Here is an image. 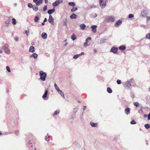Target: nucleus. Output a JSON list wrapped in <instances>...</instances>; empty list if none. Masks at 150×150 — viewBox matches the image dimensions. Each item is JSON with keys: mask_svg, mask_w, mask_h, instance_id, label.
Returning <instances> with one entry per match:
<instances>
[{"mask_svg": "<svg viewBox=\"0 0 150 150\" xmlns=\"http://www.w3.org/2000/svg\"><path fill=\"white\" fill-rule=\"evenodd\" d=\"M149 13L148 11L146 10H143L141 13V15L142 17H144L148 15Z\"/></svg>", "mask_w": 150, "mask_h": 150, "instance_id": "0eeeda50", "label": "nucleus"}, {"mask_svg": "<svg viewBox=\"0 0 150 150\" xmlns=\"http://www.w3.org/2000/svg\"><path fill=\"white\" fill-rule=\"evenodd\" d=\"M40 75V79L42 81L45 80V78L47 76V74L45 72H44L42 71H40L39 72Z\"/></svg>", "mask_w": 150, "mask_h": 150, "instance_id": "f03ea898", "label": "nucleus"}, {"mask_svg": "<svg viewBox=\"0 0 150 150\" xmlns=\"http://www.w3.org/2000/svg\"><path fill=\"white\" fill-rule=\"evenodd\" d=\"M144 126H145V127H146V129H149L150 128V125L148 124H145V125Z\"/></svg>", "mask_w": 150, "mask_h": 150, "instance_id": "473e14b6", "label": "nucleus"}, {"mask_svg": "<svg viewBox=\"0 0 150 150\" xmlns=\"http://www.w3.org/2000/svg\"><path fill=\"white\" fill-rule=\"evenodd\" d=\"M39 20V18L37 16H36L34 18V21L35 22H37Z\"/></svg>", "mask_w": 150, "mask_h": 150, "instance_id": "c85d7f7f", "label": "nucleus"}, {"mask_svg": "<svg viewBox=\"0 0 150 150\" xmlns=\"http://www.w3.org/2000/svg\"><path fill=\"white\" fill-rule=\"evenodd\" d=\"M125 85H126V87L128 88H130L131 86V84L129 81H127L125 83Z\"/></svg>", "mask_w": 150, "mask_h": 150, "instance_id": "4468645a", "label": "nucleus"}, {"mask_svg": "<svg viewBox=\"0 0 150 150\" xmlns=\"http://www.w3.org/2000/svg\"><path fill=\"white\" fill-rule=\"evenodd\" d=\"M59 113V111H56L54 112V114H53V115L54 116L55 115H57V114H58Z\"/></svg>", "mask_w": 150, "mask_h": 150, "instance_id": "c9c22d12", "label": "nucleus"}, {"mask_svg": "<svg viewBox=\"0 0 150 150\" xmlns=\"http://www.w3.org/2000/svg\"><path fill=\"white\" fill-rule=\"evenodd\" d=\"M91 40V38L90 37H88V38H87L86 40V42H88V40Z\"/></svg>", "mask_w": 150, "mask_h": 150, "instance_id": "09e8293b", "label": "nucleus"}, {"mask_svg": "<svg viewBox=\"0 0 150 150\" xmlns=\"http://www.w3.org/2000/svg\"><path fill=\"white\" fill-rule=\"evenodd\" d=\"M122 21L119 20L115 24V26L117 27L120 24L122 23Z\"/></svg>", "mask_w": 150, "mask_h": 150, "instance_id": "a211bd4d", "label": "nucleus"}, {"mask_svg": "<svg viewBox=\"0 0 150 150\" xmlns=\"http://www.w3.org/2000/svg\"><path fill=\"white\" fill-rule=\"evenodd\" d=\"M14 40L16 41H18V38L17 36H15L14 38Z\"/></svg>", "mask_w": 150, "mask_h": 150, "instance_id": "c03bdc74", "label": "nucleus"}, {"mask_svg": "<svg viewBox=\"0 0 150 150\" xmlns=\"http://www.w3.org/2000/svg\"><path fill=\"white\" fill-rule=\"evenodd\" d=\"M67 44V43L66 42L65 44H64L65 46H66Z\"/></svg>", "mask_w": 150, "mask_h": 150, "instance_id": "e2e57ef3", "label": "nucleus"}, {"mask_svg": "<svg viewBox=\"0 0 150 150\" xmlns=\"http://www.w3.org/2000/svg\"><path fill=\"white\" fill-rule=\"evenodd\" d=\"M54 18L52 17V16L51 15H50L49 16V19L48 20V21L51 23H52L54 22Z\"/></svg>", "mask_w": 150, "mask_h": 150, "instance_id": "6e6552de", "label": "nucleus"}, {"mask_svg": "<svg viewBox=\"0 0 150 150\" xmlns=\"http://www.w3.org/2000/svg\"><path fill=\"white\" fill-rule=\"evenodd\" d=\"M146 37L147 38L150 40V33L146 35Z\"/></svg>", "mask_w": 150, "mask_h": 150, "instance_id": "58836bf2", "label": "nucleus"}, {"mask_svg": "<svg viewBox=\"0 0 150 150\" xmlns=\"http://www.w3.org/2000/svg\"><path fill=\"white\" fill-rule=\"evenodd\" d=\"M130 123L132 124H135L136 122L134 120H133L131 121Z\"/></svg>", "mask_w": 150, "mask_h": 150, "instance_id": "79ce46f5", "label": "nucleus"}, {"mask_svg": "<svg viewBox=\"0 0 150 150\" xmlns=\"http://www.w3.org/2000/svg\"><path fill=\"white\" fill-rule=\"evenodd\" d=\"M84 108H83V110H85V108H86V106H83Z\"/></svg>", "mask_w": 150, "mask_h": 150, "instance_id": "680f3d73", "label": "nucleus"}, {"mask_svg": "<svg viewBox=\"0 0 150 150\" xmlns=\"http://www.w3.org/2000/svg\"><path fill=\"white\" fill-rule=\"evenodd\" d=\"M31 57H33L34 59H36L38 57V54L35 53H33L32 54Z\"/></svg>", "mask_w": 150, "mask_h": 150, "instance_id": "b1692460", "label": "nucleus"}, {"mask_svg": "<svg viewBox=\"0 0 150 150\" xmlns=\"http://www.w3.org/2000/svg\"><path fill=\"white\" fill-rule=\"evenodd\" d=\"M6 69L9 72H11V70H10V67L9 66H7L6 67Z\"/></svg>", "mask_w": 150, "mask_h": 150, "instance_id": "37998d69", "label": "nucleus"}, {"mask_svg": "<svg viewBox=\"0 0 150 150\" xmlns=\"http://www.w3.org/2000/svg\"><path fill=\"white\" fill-rule=\"evenodd\" d=\"M68 4L69 5L73 6H74L75 5V4L73 2H69L68 3Z\"/></svg>", "mask_w": 150, "mask_h": 150, "instance_id": "bb28decb", "label": "nucleus"}, {"mask_svg": "<svg viewBox=\"0 0 150 150\" xmlns=\"http://www.w3.org/2000/svg\"><path fill=\"white\" fill-rule=\"evenodd\" d=\"M119 49L120 50H125V49L126 48V47L125 46H120L119 48Z\"/></svg>", "mask_w": 150, "mask_h": 150, "instance_id": "393cba45", "label": "nucleus"}, {"mask_svg": "<svg viewBox=\"0 0 150 150\" xmlns=\"http://www.w3.org/2000/svg\"><path fill=\"white\" fill-rule=\"evenodd\" d=\"M50 137L47 134V136L45 137V139L46 141H49L50 140Z\"/></svg>", "mask_w": 150, "mask_h": 150, "instance_id": "f704fd0d", "label": "nucleus"}, {"mask_svg": "<svg viewBox=\"0 0 150 150\" xmlns=\"http://www.w3.org/2000/svg\"><path fill=\"white\" fill-rule=\"evenodd\" d=\"M2 134V133L0 131V135L1 134Z\"/></svg>", "mask_w": 150, "mask_h": 150, "instance_id": "69168bd1", "label": "nucleus"}, {"mask_svg": "<svg viewBox=\"0 0 150 150\" xmlns=\"http://www.w3.org/2000/svg\"><path fill=\"white\" fill-rule=\"evenodd\" d=\"M41 36L43 38L46 39L47 38V35L46 33L43 32L42 33Z\"/></svg>", "mask_w": 150, "mask_h": 150, "instance_id": "f8f14e48", "label": "nucleus"}, {"mask_svg": "<svg viewBox=\"0 0 150 150\" xmlns=\"http://www.w3.org/2000/svg\"><path fill=\"white\" fill-rule=\"evenodd\" d=\"M71 39L73 40H75L76 39V35L74 34H73L71 36Z\"/></svg>", "mask_w": 150, "mask_h": 150, "instance_id": "cd10ccee", "label": "nucleus"}, {"mask_svg": "<svg viewBox=\"0 0 150 150\" xmlns=\"http://www.w3.org/2000/svg\"><path fill=\"white\" fill-rule=\"evenodd\" d=\"M25 34H26V35L27 36H28V34L29 33V31L28 30H25Z\"/></svg>", "mask_w": 150, "mask_h": 150, "instance_id": "3c124183", "label": "nucleus"}, {"mask_svg": "<svg viewBox=\"0 0 150 150\" xmlns=\"http://www.w3.org/2000/svg\"><path fill=\"white\" fill-rule=\"evenodd\" d=\"M97 27V26L96 25H93L91 26V28H92V31L93 32L96 33V28Z\"/></svg>", "mask_w": 150, "mask_h": 150, "instance_id": "9b49d317", "label": "nucleus"}, {"mask_svg": "<svg viewBox=\"0 0 150 150\" xmlns=\"http://www.w3.org/2000/svg\"><path fill=\"white\" fill-rule=\"evenodd\" d=\"M64 98V93L61 90H59L57 91Z\"/></svg>", "mask_w": 150, "mask_h": 150, "instance_id": "aec40b11", "label": "nucleus"}, {"mask_svg": "<svg viewBox=\"0 0 150 150\" xmlns=\"http://www.w3.org/2000/svg\"><path fill=\"white\" fill-rule=\"evenodd\" d=\"M134 15L133 14H130L129 15L128 18H131L134 17Z\"/></svg>", "mask_w": 150, "mask_h": 150, "instance_id": "ea45409f", "label": "nucleus"}, {"mask_svg": "<svg viewBox=\"0 0 150 150\" xmlns=\"http://www.w3.org/2000/svg\"><path fill=\"white\" fill-rule=\"evenodd\" d=\"M134 106H135L136 107L139 106V104L138 102H134Z\"/></svg>", "mask_w": 150, "mask_h": 150, "instance_id": "72a5a7b5", "label": "nucleus"}, {"mask_svg": "<svg viewBox=\"0 0 150 150\" xmlns=\"http://www.w3.org/2000/svg\"><path fill=\"white\" fill-rule=\"evenodd\" d=\"M41 24L42 25H45L44 23V22L43 23H42Z\"/></svg>", "mask_w": 150, "mask_h": 150, "instance_id": "13d9d810", "label": "nucleus"}, {"mask_svg": "<svg viewBox=\"0 0 150 150\" xmlns=\"http://www.w3.org/2000/svg\"><path fill=\"white\" fill-rule=\"evenodd\" d=\"M79 26L81 29L83 30L85 29L86 25L84 24H81Z\"/></svg>", "mask_w": 150, "mask_h": 150, "instance_id": "dca6fc26", "label": "nucleus"}, {"mask_svg": "<svg viewBox=\"0 0 150 150\" xmlns=\"http://www.w3.org/2000/svg\"><path fill=\"white\" fill-rule=\"evenodd\" d=\"M15 134L16 135H18L19 133V131L18 130H16L15 132Z\"/></svg>", "mask_w": 150, "mask_h": 150, "instance_id": "864d4df0", "label": "nucleus"}, {"mask_svg": "<svg viewBox=\"0 0 150 150\" xmlns=\"http://www.w3.org/2000/svg\"><path fill=\"white\" fill-rule=\"evenodd\" d=\"M146 116H147V115H144V117H146Z\"/></svg>", "mask_w": 150, "mask_h": 150, "instance_id": "338daca9", "label": "nucleus"}, {"mask_svg": "<svg viewBox=\"0 0 150 150\" xmlns=\"http://www.w3.org/2000/svg\"><path fill=\"white\" fill-rule=\"evenodd\" d=\"M63 2V0H57L53 3L52 5L54 6H57Z\"/></svg>", "mask_w": 150, "mask_h": 150, "instance_id": "39448f33", "label": "nucleus"}, {"mask_svg": "<svg viewBox=\"0 0 150 150\" xmlns=\"http://www.w3.org/2000/svg\"><path fill=\"white\" fill-rule=\"evenodd\" d=\"M87 42H85L84 43V47H87Z\"/></svg>", "mask_w": 150, "mask_h": 150, "instance_id": "603ef678", "label": "nucleus"}, {"mask_svg": "<svg viewBox=\"0 0 150 150\" xmlns=\"http://www.w3.org/2000/svg\"><path fill=\"white\" fill-rule=\"evenodd\" d=\"M54 86L55 87V88L57 90V91L60 90L59 89V88L57 85V84L56 83H55L54 85Z\"/></svg>", "mask_w": 150, "mask_h": 150, "instance_id": "7c9ffc66", "label": "nucleus"}, {"mask_svg": "<svg viewBox=\"0 0 150 150\" xmlns=\"http://www.w3.org/2000/svg\"><path fill=\"white\" fill-rule=\"evenodd\" d=\"M105 39L102 40L100 41V43H103L105 42Z\"/></svg>", "mask_w": 150, "mask_h": 150, "instance_id": "de8ad7c7", "label": "nucleus"}, {"mask_svg": "<svg viewBox=\"0 0 150 150\" xmlns=\"http://www.w3.org/2000/svg\"><path fill=\"white\" fill-rule=\"evenodd\" d=\"M94 51L95 52H97V50H96V49H94Z\"/></svg>", "mask_w": 150, "mask_h": 150, "instance_id": "0e129e2a", "label": "nucleus"}, {"mask_svg": "<svg viewBox=\"0 0 150 150\" xmlns=\"http://www.w3.org/2000/svg\"><path fill=\"white\" fill-rule=\"evenodd\" d=\"M33 8V10L35 11H37L38 10V8L37 5H36L35 6L34 5Z\"/></svg>", "mask_w": 150, "mask_h": 150, "instance_id": "4be33fe9", "label": "nucleus"}, {"mask_svg": "<svg viewBox=\"0 0 150 150\" xmlns=\"http://www.w3.org/2000/svg\"><path fill=\"white\" fill-rule=\"evenodd\" d=\"M84 54V52H82L80 54H79V56H80V55H83V54Z\"/></svg>", "mask_w": 150, "mask_h": 150, "instance_id": "6e6d98bb", "label": "nucleus"}, {"mask_svg": "<svg viewBox=\"0 0 150 150\" xmlns=\"http://www.w3.org/2000/svg\"><path fill=\"white\" fill-rule=\"evenodd\" d=\"M149 91H150V87H149Z\"/></svg>", "mask_w": 150, "mask_h": 150, "instance_id": "774afa93", "label": "nucleus"}, {"mask_svg": "<svg viewBox=\"0 0 150 150\" xmlns=\"http://www.w3.org/2000/svg\"><path fill=\"white\" fill-rule=\"evenodd\" d=\"M35 47L33 46H31L29 49V51L31 52H35Z\"/></svg>", "mask_w": 150, "mask_h": 150, "instance_id": "9d476101", "label": "nucleus"}, {"mask_svg": "<svg viewBox=\"0 0 150 150\" xmlns=\"http://www.w3.org/2000/svg\"><path fill=\"white\" fill-rule=\"evenodd\" d=\"M55 12V9H53L49 10L47 12V13L50 14H51Z\"/></svg>", "mask_w": 150, "mask_h": 150, "instance_id": "2eb2a0df", "label": "nucleus"}, {"mask_svg": "<svg viewBox=\"0 0 150 150\" xmlns=\"http://www.w3.org/2000/svg\"><path fill=\"white\" fill-rule=\"evenodd\" d=\"M117 83L118 84H120L121 83V81L120 80H117Z\"/></svg>", "mask_w": 150, "mask_h": 150, "instance_id": "a18cd8bd", "label": "nucleus"}, {"mask_svg": "<svg viewBox=\"0 0 150 150\" xmlns=\"http://www.w3.org/2000/svg\"><path fill=\"white\" fill-rule=\"evenodd\" d=\"M148 120H150V113L149 114L148 116Z\"/></svg>", "mask_w": 150, "mask_h": 150, "instance_id": "5fc2aeb1", "label": "nucleus"}, {"mask_svg": "<svg viewBox=\"0 0 150 150\" xmlns=\"http://www.w3.org/2000/svg\"><path fill=\"white\" fill-rule=\"evenodd\" d=\"M79 56V54L75 55L74 56L73 58L74 59H76Z\"/></svg>", "mask_w": 150, "mask_h": 150, "instance_id": "4c0bfd02", "label": "nucleus"}, {"mask_svg": "<svg viewBox=\"0 0 150 150\" xmlns=\"http://www.w3.org/2000/svg\"><path fill=\"white\" fill-rule=\"evenodd\" d=\"M47 21V19L46 18H45L44 20V21H43L44 22V23H45V22H46Z\"/></svg>", "mask_w": 150, "mask_h": 150, "instance_id": "4d7b16f0", "label": "nucleus"}, {"mask_svg": "<svg viewBox=\"0 0 150 150\" xmlns=\"http://www.w3.org/2000/svg\"><path fill=\"white\" fill-rule=\"evenodd\" d=\"M77 10V8L76 7H74L72 8L71 9V11L72 12H74L76 11Z\"/></svg>", "mask_w": 150, "mask_h": 150, "instance_id": "2f4dec72", "label": "nucleus"}, {"mask_svg": "<svg viewBox=\"0 0 150 150\" xmlns=\"http://www.w3.org/2000/svg\"><path fill=\"white\" fill-rule=\"evenodd\" d=\"M43 0H33V2L35 3L36 5L39 6L42 3Z\"/></svg>", "mask_w": 150, "mask_h": 150, "instance_id": "423d86ee", "label": "nucleus"}, {"mask_svg": "<svg viewBox=\"0 0 150 150\" xmlns=\"http://www.w3.org/2000/svg\"><path fill=\"white\" fill-rule=\"evenodd\" d=\"M90 125H91V126L92 127H97V124L96 123H94L93 122H91Z\"/></svg>", "mask_w": 150, "mask_h": 150, "instance_id": "5701e85b", "label": "nucleus"}, {"mask_svg": "<svg viewBox=\"0 0 150 150\" xmlns=\"http://www.w3.org/2000/svg\"><path fill=\"white\" fill-rule=\"evenodd\" d=\"M2 49L7 54H9L10 53V50L9 48V46L7 44H5L2 47Z\"/></svg>", "mask_w": 150, "mask_h": 150, "instance_id": "f257e3e1", "label": "nucleus"}, {"mask_svg": "<svg viewBox=\"0 0 150 150\" xmlns=\"http://www.w3.org/2000/svg\"><path fill=\"white\" fill-rule=\"evenodd\" d=\"M3 53V51L1 50H0V53Z\"/></svg>", "mask_w": 150, "mask_h": 150, "instance_id": "bf43d9fd", "label": "nucleus"}, {"mask_svg": "<svg viewBox=\"0 0 150 150\" xmlns=\"http://www.w3.org/2000/svg\"><path fill=\"white\" fill-rule=\"evenodd\" d=\"M45 3H46L48 2V0H45Z\"/></svg>", "mask_w": 150, "mask_h": 150, "instance_id": "052dcab7", "label": "nucleus"}, {"mask_svg": "<svg viewBox=\"0 0 150 150\" xmlns=\"http://www.w3.org/2000/svg\"><path fill=\"white\" fill-rule=\"evenodd\" d=\"M147 22L149 21L150 20V16H147Z\"/></svg>", "mask_w": 150, "mask_h": 150, "instance_id": "8fccbe9b", "label": "nucleus"}, {"mask_svg": "<svg viewBox=\"0 0 150 150\" xmlns=\"http://www.w3.org/2000/svg\"><path fill=\"white\" fill-rule=\"evenodd\" d=\"M77 15L74 13L71 15L70 16V18L72 19H76L77 18Z\"/></svg>", "mask_w": 150, "mask_h": 150, "instance_id": "ddd939ff", "label": "nucleus"}, {"mask_svg": "<svg viewBox=\"0 0 150 150\" xmlns=\"http://www.w3.org/2000/svg\"><path fill=\"white\" fill-rule=\"evenodd\" d=\"M106 0H100V5L103 8H104L106 5Z\"/></svg>", "mask_w": 150, "mask_h": 150, "instance_id": "7ed1b4c3", "label": "nucleus"}, {"mask_svg": "<svg viewBox=\"0 0 150 150\" xmlns=\"http://www.w3.org/2000/svg\"><path fill=\"white\" fill-rule=\"evenodd\" d=\"M12 23L13 25H15L16 24V19L13 18L12 19Z\"/></svg>", "mask_w": 150, "mask_h": 150, "instance_id": "a878e982", "label": "nucleus"}, {"mask_svg": "<svg viewBox=\"0 0 150 150\" xmlns=\"http://www.w3.org/2000/svg\"><path fill=\"white\" fill-rule=\"evenodd\" d=\"M47 10V6L46 5H45L43 7V10L44 11H45Z\"/></svg>", "mask_w": 150, "mask_h": 150, "instance_id": "49530a36", "label": "nucleus"}, {"mask_svg": "<svg viewBox=\"0 0 150 150\" xmlns=\"http://www.w3.org/2000/svg\"><path fill=\"white\" fill-rule=\"evenodd\" d=\"M67 24V20L66 18H64L63 20V25L66 26Z\"/></svg>", "mask_w": 150, "mask_h": 150, "instance_id": "412c9836", "label": "nucleus"}, {"mask_svg": "<svg viewBox=\"0 0 150 150\" xmlns=\"http://www.w3.org/2000/svg\"><path fill=\"white\" fill-rule=\"evenodd\" d=\"M110 51L114 53H116L117 52V49L115 47H113L111 49Z\"/></svg>", "mask_w": 150, "mask_h": 150, "instance_id": "1a4fd4ad", "label": "nucleus"}, {"mask_svg": "<svg viewBox=\"0 0 150 150\" xmlns=\"http://www.w3.org/2000/svg\"><path fill=\"white\" fill-rule=\"evenodd\" d=\"M115 20L114 18L112 16H110L107 17L105 19V21L107 22H110L114 21Z\"/></svg>", "mask_w": 150, "mask_h": 150, "instance_id": "20e7f679", "label": "nucleus"}, {"mask_svg": "<svg viewBox=\"0 0 150 150\" xmlns=\"http://www.w3.org/2000/svg\"><path fill=\"white\" fill-rule=\"evenodd\" d=\"M28 6L29 8H33V5L31 4V3H29L28 4Z\"/></svg>", "mask_w": 150, "mask_h": 150, "instance_id": "a19ab883", "label": "nucleus"}, {"mask_svg": "<svg viewBox=\"0 0 150 150\" xmlns=\"http://www.w3.org/2000/svg\"><path fill=\"white\" fill-rule=\"evenodd\" d=\"M107 92L109 93H112V90H111V89L109 87H108L107 88Z\"/></svg>", "mask_w": 150, "mask_h": 150, "instance_id": "c756f323", "label": "nucleus"}, {"mask_svg": "<svg viewBox=\"0 0 150 150\" xmlns=\"http://www.w3.org/2000/svg\"><path fill=\"white\" fill-rule=\"evenodd\" d=\"M48 91L47 90L45 91V92L42 96V98H45L47 96L48 93Z\"/></svg>", "mask_w": 150, "mask_h": 150, "instance_id": "6ab92c4d", "label": "nucleus"}, {"mask_svg": "<svg viewBox=\"0 0 150 150\" xmlns=\"http://www.w3.org/2000/svg\"><path fill=\"white\" fill-rule=\"evenodd\" d=\"M125 112L127 115L129 114L130 113V108H127L125 109Z\"/></svg>", "mask_w": 150, "mask_h": 150, "instance_id": "f3484780", "label": "nucleus"}, {"mask_svg": "<svg viewBox=\"0 0 150 150\" xmlns=\"http://www.w3.org/2000/svg\"><path fill=\"white\" fill-rule=\"evenodd\" d=\"M9 24V22L8 21H6L5 23V26L6 27H8Z\"/></svg>", "mask_w": 150, "mask_h": 150, "instance_id": "e433bc0d", "label": "nucleus"}]
</instances>
